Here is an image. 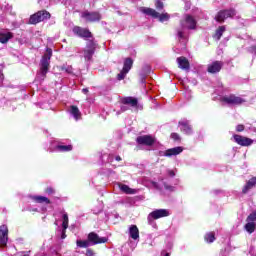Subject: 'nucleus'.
I'll use <instances>...</instances> for the list:
<instances>
[{"label": "nucleus", "mask_w": 256, "mask_h": 256, "mask_svg": "<svg viewBox=\"0 0 256 256\" xmlns=\"http://www.w3.org/2000/svg\"><path fill=\"white\" fill-rule=\"evenodd\" d=\"M256 186V177L251 178L244 186L243 193H247L249 189H253Z\"/></svg>", "instance_id": "24"}, {"label": "nucleus", "mask_w": 256, "mask_h": 256, "mask_svg": "<svg viewBox=\"0 0 256 256\" xmlns=\"http://www.w3.org/2000/svg\"><path fill=\"white\" fill-rule=\"evenodd\" d=\"M9 241V229L7 225L0 226V247H7Z\"/></svg>", "instance_id": "6"}, {"label": "nucleus", "mask_w": 256, "mask_h": 256, "mask_svg": "<svg viewBox=\"0 0 256 256\" xmlns=\"http://www.w3.org/2000/svg\"><path fill=\"white\" fill-rule=\"evenodd\" d=\"M131 67H133V60L131 58H127L124 61L123 71H126V73H129L131 71Z\"/></svg>", "instance_id": "26"}, {"label": "nucleus", "mask_w": 256, "mask_h": 256, "mask_svg": "<svg viewBox=\"0 0 256 256\" xmlns=\"http://www.w3.org/2000/svg\"><path fill=\"white\" fill-rule=\"evenodd\" d=\"M62 71H65L66 73H73V67L72 66H62Z\"/></svg>", "instance_id": "34"}, {"label": "nucleus", "mask_w": 256, "mask_h": 256, "mask_svg": "<svg viewBox=\"0 0 256 256\" xmlns=\"http://www.w3.org/2000/svg\"><path fill=\"white\" fill-rule=\"evenodd\" d=\"M222 101L223 103H227V105H242V103H245L243 98L233 94L222 97Z\"/></svg>", "instance_id": "5"}, {"label": "nucleus", "mask_w": 256, "mask_h": 256, "mask_svg": "<svg viewBox=\"0 0 256 256\" xmlns=\"http://www.w3.org/2000/svg\"><path fill=\"white\" fill-rule=\"evenodd\" d=\"M165 256H169V253H167Z\"/></svg>", "instance_id": "47"}, {"label": "nucleus", "mask_w": 256, "mask_h": 256, "mask_svg": "<svg viewBox=\"0 0 256 256\" xmlns=\"http://www.w3.org/2000/svg\"><path fill=\"white\" fill-rule=\"evenodd\" d=\"M116 161H121V156H117Z\"/></svg>", "instance_id": "46"}, {"label": "nucleus", "mask_w": 256, "mask_h": 256, "mask_svg": "<svg viewBox=\"0 0 256 256\" xmlns=\"http://www.w3.org/2000/svg\"><path fill=\"white\" fill-rule=\"evenodd\" d=\"M140 11L145 15L153 17L154 19H159L161 23H164V21H169V19L171 18V16L168 13H162L159 15V13L152 8H141Z\"/></svg>", "instance_id": "2"}, {"label": "nucleus", "mask_w": 256, "mask_h": 256, "mask_svg": "<svg viewBox=\"0 0 256 256\" xmlns=\"http://www.w3.org/2000/svg\"><path fill=\"white\" fill-rule=\"evenodd\" d=\"M122 103L124 105H130L131 107H137V104L139 102H138L137 98L126 97V98H123Z\"/></svg>", "instance_id": "22"}, {"label": "nucleus", "mask_w": 256, "mask_h": 256, "mask_svg": "<svg viewBox=\"0 0 256 256\" xmlns=\"http://www.w3.org/2000/svg\"><path fill=\"white\" fill-rule=\"evenodd\" d=\"M178 67L180 69H183L184 71H188L190 65L189 60L185 57H179L177 58Z\"/></svg>", "instance_id": "19"}, {"label": "nucleus", "mask_w": 256, "mask_h": 256, "mask_svg": "<svg viewBox=\"0 0 256 256\" xmlns=\"http://www.w3.org/2000/svg\"><path fill=\"white\" fill-rule=\"evenodd\" d=\"M82 93H85V94L89 93V89L87 88L82 89Z\"/></svg>", "instance_id": "44"}, {"label": "nucleus", "mask_w": 256, "mask_h": 256, "mask_svg": "<svg viewBox=\"0 0 256 256\" xmlns=\"http://www.w3.org/2000/svg\"><path fill=\"white\" fill-rule=\"evenodd\" d=\"M86 255H87V256H93V255H94L93 250L88 249V250L86 251Z\"/></svg>", "instance_id": "42"}, {"label": "nucleus", "mask_w": 256, "mask_h": 256, "mask_svg": "<svg viewBox=\"0 0 256 256\" xmlns=\"http://www.w3.org/2000/svg\"><path fill=\"white\" fill-rule=\"evenodd\" d=\"M171 138L174 140V141H179L181 138L179 137V134L177 133H172L171 134Z\"/></svg>", "instance_id": "38"}, {"label": "nucleus", "mask_w": 256, "mask_h": 256, "mask_svg": "<svg viewBox=\"0 0 256 256\" xmlns=\"http://www.w3.org/2000/svg\"><path fill=\"white\" fill-rule=\"evenodd\" d=\"M70 113L76 121H79V119H81V111L77 106H70Z\"/></svg>", "instance_id": "23"}, {"label": "nucleus", "mask_w": 256, "mask_h": 256, "mask_svg": "<svg viewBox=\"0 0 256 256\" xmlns=\"http://www.w3.org/2000/svg\"><path fill=\"white\" fill-rule=\"evenodd\" d=\"M178 37L179 39H182L183 41H185V35L183 34V31L178 30Z\"/></svg>", "instance_id": "39"}, {"label": "nucleus", "mask_w": 256, "mask_h": 256, "mask_svg": "<svg viewBox=\"0 0 256 256\" xmlns=\"http://www.w3.org/2000/svg\"><path fill=\"white\" fill-rule=\"evenodd\" d=\"M46 193H48V195H53V193H55V190H53V188H47Z\"/></svg>", "instance_id": "40"}, {"label": "nucleus", "mask_w": 256, "mask_h": 256, "mask_svg": "<svg viewBox=\"0 0 256 256\" xmlns=\"http://www.w3.org/2000/svg\"><path fill=\"white\" fill-rule=\"evenodd\" d=\"M156 9H163V2L161 0H156Z\"/></svg>", "instance_id": "37"}, {"label": "nucleus", "mask_w": 256, "mask_h": 256, "mask_svg": "<svg viewBox=\"0 0 256 256\" xmlns=\"http://www.w3.org/2000/svg\"><path fill=\"white\" fill-rule=\"evenodd\" d=\"M229 17H235V10H223L218 12L215 19L218 23H223L225 19H229Z\"/></svg>", "instance_id": "7"}, {"label": "nucleus", "mask_w": 256, "mask_h": 256, "mask_svg": "<svg viewBox=\"0 0 256 256\" xmlns=\"http://www.w3.org/2000/svg\"><path fill=\"white\" fill-rule=\"evenodd\" d=\"M127 73H129V72L122 69V71L117 76L118 81H123V79H125Z\"/></svg>", "instance_id": "33"}, {"label": "nucleus", "mask_w": 256, "mask_h": 256, "mask_svg": "<svg viewBox=\"0 0 256 256\" xmlns=\"http://www.w3.org/2000/svg\"><path fill=\"white\" fill-rule=\"evenodd\" d=\"M81 17L83 19H86V21H89L90 23H93L95 21H101V14L98 12H83Z\"/></svg>", "instance_id": "10"}, {"label": "nucleus", "mask_w": 256, "mask_h": 256, "mask_svg": "<svg viewBox=\"0 0 256 256\" xmlns=\"http://www.w3.org/2000/svg\"><path fill=\"white\" fill-rule=\"evenodd\" d=\"M66 231H67V229H65V228L62 229L61 239H65L67 237V234H65Z\"/></svg>", "instance_id": "41"}, {"label": "nucleus", "mask_w": 256, "mask_h": 256, "mask_svg": "<svg viewBox=\"0 0 256 256\" xmlns=\"http://www.w3.org/2000/svg\"><path fill=\"white\" fill-rule=\"evenodd\" d=\"M119 189L122 190V192L126 195H135V193H137L136 189L130 188L125 184H119Z\"/></svg>", "instance_id": "20"}, {"label": "nucleus", "mask_w": 256, "mask_h": 256, "mask_svg": "<svg viewBox=\"0 0 256 256\" xmlns=\"http://www.w3.org/2000/svg\"><path fill=\"white\" fill-rule=\"evenodd\" d=\"M255 229H256L255 222L248 221V223H246L245 230L247 231V233H250V234L254 233Z\"/></svg>", "instance_id": "27"}, {"label": "nucleus", "mask_w": 256, "mask_h": 256, "mask_svg": "<svg viewBox=\"0 0 256 256\" xmlns=\"http://www.w3.org/2000/svg\"><path fill=\"white\" fill-rule=\"evenodd\" d=\"M129 237L133 239L134 241H137L139 239V228L137 225H131L128 229Z\"/></svg>", "instance_id": "18"}, {"label": "nucleus", "mask_w": 256, "mask_h": 256, "mask_svg": "<svg viewBox=\"0 0 256 256\" xmlns=\"http://www.w3.org/2000/svg\"><path fill=\"white\" fill-rule=\"evenodd\" d=\"M88 241H90L91 245H99V243H107V238L99 237L97 233L91 232L88 234Z\"/></svg>", "instance_id": "11"}, {"label": "nucleus", "mask_w": 256, "mask_h": 256, "mask_svg": "<svg viewBox=\"0 0 256 256\" xmlns=\"http://www.w3.org/2000/svg\"><path fill=\"white\" fill-rule=\"evenodd\" d=\"M226 28L225 26H220L217 30L216 33L214 34V39H216V41H219L221 39V37H223V34L225 33Z\"/></svg>", "instance_id": "25"}, {"label": "nucleus", "mask_w": 256, "mask_h": 256, "mask_svg": "<svg viewBox=\"0 0 256 256\" xmlns=\"http://www.w3.org/2000/svg\"><path fill=\"white\" fill-rule=\"evenodd\" d=\"M94 54H95V42L90 41L87 44L86 49L84 50V58L86 59V61H91Z\"/></svg>", "instance_id": "12"}, {"label": "nucleus", "mask_w": 256, "mask_h": 256, "mask_svg": "<svg viewBox=\"0 0 256 256\" xmlns=\"http://www.w3.org/2000/svg\"><path fill=\"white\" fill-rule=\"evenodd\" d=\"M168 175H170V177H175V172H173V170H169Z\"/></svg>", "instance_id": "43"}, {"label": "nucleus", "mask_w": 256, "mask_h": 256, "mask_svg": "<svg viewBox=\"0 0 256 256\" xmlns=\"http://www.w3.org/2000/svg\"><path fill=\"white\" fill-rule=\"evenodd\" d=\"M236 131H238V133H241V131H245V126L243 124L237 125Z\"/></svg>", "instance_id": "36"}, {"label": "nucleus", "mask_w": 256, "mask_h": 256, "mask_svg": "<svg viewBox=\"0 0 256 256\" xmlns=\"http://www.w3.org/2000/svg\"><path fill=\"white\" fill-rule=\"evenodd\" d=\"M34 201H36V203H46V205L51 203V200L45 196H35Z\"/></svg>", "instance_id": "28"}, {"label": "nucleus", "mask_w": 256, "mask_h": 256, "mask_svg": "<svg viewBox=\"0 0 256 256\" xmlns=\"http://www.w3.org/2000/svg\"><path fill=\"white\" fill-rule=\"evenodd\" d=\"M180 153H183V148L178 146V147L166 150L164 152V157H173L175 155H179Z\"/></svg>", "instance_id": "17"}, {"label": "nucleus", "mask_w": 256, "mask_h": 256, "mask_svg": "<svg viewBox=\"0 0 256 256\" xmlns=\"http://www.w3.org/2000/svg\"><path fill=\"white\" fill-rule=\"evenodd\" d=\"M51 57H53V50H51V48H47L46 53L43 55L40 61V71L38 73V76L42 77V79H45L49 71Z\"/></svg>", "instance_id": "1"}, {"label": "nucleus", "mask_w": 256, "mask_h": 256, "mask_svg": "<svg viewBox=\"0 0 256 256\" xmlns=\"http://www.w3.org/2000/svg\"><path fill=\"white\" fill-rule=\"evenodd\" d=\"M57 149H58V151H72L73 146H71V145H67V146L59 145L57 147Z\"/></svg>", "instance_id": "32"}, {"label": "nucleus", "mask_w": 256, "mask_h": 256, "mask_svg": "<svg viewBox=\"0 0 256 256\" xmlns=\"http://www.w3.org/2000/svg\"><path fill=\"white\" fill-rule=\"evenodd\" d=\"M205 241L207 243H213V241H215V233L213 232H209L205 235Z\"/></svg>", "instance_id": "31"}, {"label": "nucleus", "mask_w": 256, "mask_h": 256, "mask_svg": "<svg viewBox=\"0 0 256 256\" xmlns=\"http://www.w3.org/2000/svg\"><path fill=\"white\" fill-rule=\"evenodd\" d=\"M182 29H195L197 27V21L191 15H186L180 22Z\"/></svg>", "instance_id": "4"}, {"label": "nucleus", "mask_w": 256, "mask_h": 256, "mask_svg": "<svg viewBox=\"0 0 256 256\" xmlns=\"http://www.w3.org/2000/svg\"><path fill=\"white\" fill-rule=\"evenodd\" d=\"M233 137L236 143L238 145H241L242 147H249V145H253V141L251 140V138H247L237 134H235Z\"/></svg>", "instance_id": "13"}, {"label": "nucleus", "mask_w": 256, "mask_h": 256, "mask_svg": "<svg viewBox=\"0 0 256 256\" xmlns=\"http://www.w3.org/2000/svg\"><path fill=\"white\" fill-rule=\"evenodd\" d=\"M171 213L167 209H158L153 212H151L148 216V221H151V219H161V217H169Z\"/></svg>", "instance_id": "8"}, {"label": "nucleus", "mask_w": 256, "mask_h": 256, "mask_svg": "<svg viewBox=\"0 0 256 256\" xmlns=\"http://www.w3.org/2000/svg\"><path fill=\"white\" fill-rule=\"evenodd\" d=\"M247 221H256V210L247 217Z\"/></svg>", "instance_id": "35"}, {"label": "nucleus", "mask_w": 256, "mask_h": 256, "mask_svg": "<svg viewBox=\"0 0 256 256\" xmlns=\"http://www.w3.org/2000/svg\"><path fill=\"white\" fill-rule=\"evenodd\" d=\"M223 67V62L221 61H214L208 65L207 71L208 73H219Z\"/></svg>", "instance_id": "15"}, {"label": "nucleus", "mask_w": 256, "mask_h": 256, "mask_svg": "<svg viewBox=\"0 0 256 256\" xmlns=\"http://www.w3.org/2000/svg\"><path fill=\"white\" fill-rule=\"evenodd\" d=\"M136 141L139 145H146L147 147H151V145L155 144V137L151 135L139 136L137 137Z\"/></svg>", "instance_id": "9"}, {"label": "nucleus", "mask_w": 256, "mask_h": 256, "mask_svg": "<svg viewBox=\"0 0 256 256\" xmlns=\"http://www.w3.org/2000/svg\"><path fill=\"white\" fill-rule=\"evenodd\" d=\"M73 33L75 35H78V37H83V38H86V39H89V38L92 37L91 32L88 29L81 28L79 26H75L73 28Z\"/></svg>", "instance_id": "14"}, {"label": "nucleus", "mask_w": 256, "mask_h": 256, "mask_svg": "<svg viewBox=\"0 0 256 256\" xmlns=\"http://www.w3.org/2000/svg\"><path fill=\"white\" fill-rule=\"evenodd\" d=\"M10 39H13V33L11 32H0V43H8Z\"/></svg>", "instance_id": "21"}, {"label": "nucleus", "mask_w": 256, "mask_h": 256, "mask_svg": "<svg viewBox=\"0 0 256 256\" xmlns=\"http://www.w3.org/2000/svg\"><path fill=\"white\" fill-rule=\"evenodd\" d=\"M76 245L77 247H81L85 249L89 247V245H91V242L89 240H77Z\"/></svg>", "instance_id": "29"}, {"label": "nucleus", "mask_w": 256, "mask_h": 256, "mask_svg": "<svg viewBox=\"0 0 256 256\" xmlns=\"http://www.w3.org/2000/svg\"><path fill=\"white\" fill-rule=\"evenodd\" d=\"M179 127H180V130L186 135H191L193 133V129L191 128V125H189L188 120H185V119L181 120L179 122Z\"/></svg>", "instance_id": "16"}, {"label": "nucleus", "mask_w": 256, "mask_h": 256, "mask_svg": "<svg viewBox=\"0 0 256 256\" xmlns=\"http://www.w3.org/2000/svg\"><path fill=\"white\" fill-rule=\"evenodd\" d=\"M46 19H51V14L46 10H42L30 16L29 23L31 25H37V23H41V21H45Z\"/></svg>", "instance_id": "3"}, {"label": "nucleus", "mask_w": 256, "mask_h": 256, "mask_svg": "<svg viewBox=\"0 0 256 256\" xmlns=\"http://www.w3.org/2000/svg\"><path fill=\"white\" fill-rule=\"evenodd\" d=\"M29 253H31V251L25 252V253L22 254L21 256H29Z\"/></svg>", "instance_id": "45"}, {"label": "nucleus", "mask_w": 256, "mask_h": 256, "mask_svg": "<svg viewBox=\"0 0 256 256\" xmlns=\"http://www.w3.org/2000/svg\"><path fill=\"white\" fill-rule=\"evenodd\" d=\"M62 229H68L69 227V215L67 213H64L62 216Z\"/></svg>", "instance_id": "30"}]
</instances>
